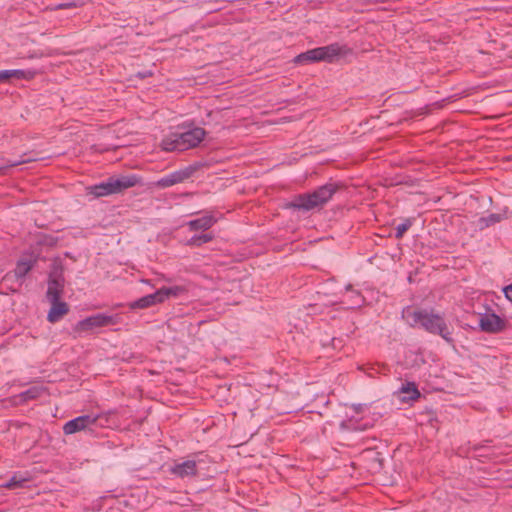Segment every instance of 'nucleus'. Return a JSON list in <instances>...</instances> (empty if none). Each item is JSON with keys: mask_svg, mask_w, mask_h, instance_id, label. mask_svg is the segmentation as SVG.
Masks as SVG:
<instances>
[{"mask_svg": "<svg viewBox=\"0 0 512 512\" xmlns=\"http://www.w3.org/2000/svg\"><path fill=\"white\" fill-rule=\"evenodd\" d=\"M403 317L411 327H421L429 333L438 334L449 340L450 332L444 318L433 310L407 307L403 310Z\"/></svg>", "mask_w": 512, "mask_h": 512, "instance_id": "1", "label": "nucleus"}, {"mask_svg": "<svg viewBox=\"0 0 512 512\" xmlns=\"http://www.w3.org/2000/svg\"><path fill=\"white\" fill-rule=\"evenodd\" d=\"M338 188L339 186L335 183H327L310 193L294 196L292 200L286 204V208L300 211L321 209L332 199Z\"/></svg>", "mask_w": 512, "mask_h": 512, "instance_id": "2", "label": "nucleus"}, {"mask_svg": "<svg viewBox=\"0 0 512 512\" xmlns=\"http://www.w3.org/2000/svg\"><path fill=\"white\" fill-rule=\"evenodd\" d=\"M206 131L201 127H195L183 133H171L161 141L164 151H185L197 147L205 138Z\"/></svg>", "mask_w": 512, "mask_h": 512, "instance_id": "3", "label": "nucleus"}, {"mask_svg": "<svg viewBox=\"0 0 512 512\" xmlns=\"http://www.w3.org/2000/svg\"><path fill=\"white\" fill-rule=\"evenodd\" d=\"M141 182L136 175L110 177L107 181L90 187V193L95 197H103L120 193L128 188L134 187Z\"/></svg>", "mask_w": 512, "mask_h": 512, "instance_id": "4", "label": "nucleus"}, {"mask_svg": "<svg viewBox=\"0 0 512 512\" xmlns=\"http://www.w3.org/2000/svg\"><path fill=\"white\" fill-rule=\"evenodd\" d=\"M341 53L342 49L339 44L334 43L301 53L293 59V62L295 64H309L319 61L332 62Z\"/></svg>", "mask_w": 512, "mask_h": 512, "instance_id": "5", "label": "nucleus"}, {"mask_svg": "<svg viewBox=\"0 0 512 512\" xmlns=\"http://www.w3.org/2000/svg\"><path fill=\"white\" fill-rule=\"evenodd\" d=\"M118 323V317L105 314H95L79 321L73 331L80 336L83 332L91 331L95 328L115 325Z\"/></svg>", "mask_w": 512, "mask_h": 512, "instance_id": "6", "label": "nucleus"}, {"mask_svg": "<svg viewBox=\"0 0 512 512\" xmlns=\"http://www.w3.org/2000/svg\"><path fill=\"white\" fill-rule=\"evenodd\" d=\"M98 420V416L82 415L66 422L63 426L65 435H71L83 431L94 425Z\"/></svg>", "mask_w": 512, "mask_h": 512, "instance_id": "7", "label": "nucleus"}, {"mask_svg": "<svg viewBox=\"0 0 512 512\" xmlns=\"http://www.w3.org/2000/svg\"><path fill=\"white\" fill-rule=\"evenodd\" d=\"M479 326L487 333H499L505 330L506 321L495 313H485L479 319Z\"/></svg>", "mask_w": 512, "mask_h": 512, "instance_id": "8", "label": "nucleus"}, {"mask_svg": "<svg viewBox=\"0 0 512 512\" xmlns=\"http://www.w3.org/2000/svg\"><path fill=\"white\" fill-rule=\"evenodd\" d=\"M195 169L193 167H186L184 169L174 171L156 182V185L160 188L171 187L175 184H179L189 179L194 173Z\"/></svg>", "mask_w": 512, "mask_h": 512, "instance_id": "9", "label": "nucleus"}, {"mask_svg": "<svg viewBox=\"0 0 512 512\" xmlns=\"http://www.w3.org/2000/svg\"><path fill=\"white\" fill-rule=\"evenodd\" d=\"M36 260L32 258H21L17 261L16 267L13 270V274L7 273L3 281H8L12 276H14L17 280H23L25 276L32 270L35 266Z\"/></svg>", "mask_w": 512, "mask_h": 512, "instance_id": "10", "label": "nucleus"}, {"mask_svg": "<svg viewBox=\"0 0 512 512\" xmlns=\"http://www.w3.org/2000/svg\"><path fill=\"white\" fill-rule=\"evenodd\" d=\"M171 473L180 477H192L197 475V462L195 460H186L181 463L175 464L171 469Z\"/></svg>", "mask_w": 512, "mask_h": 512, "instance_id": "11", "label": "nucleus"}, {"mask_svg": "<svg viewBox=\"0 0 512 512\" xmlns=\"http://www.w3.org/2000/svg\"><path fill=\"white\" fill-rule=\"evenodd\" d=\"M64 292V279L61 277H54L48 280V287L46 291V298L48 302L60 300Z\"/></svg>", "mask_w": 512, "mask_h": 512, "instance_id": "12", "label": "nucleus"}, {"mask_svg": "<svg viewBox=\"0 0 512 512\" xmlns=\"http://www.w3.org/2000/svg\"><path fill=\"white\" fill-rule=\"evenodd\" d=\"M49 303L51 304V308L47 314L48 322L56 323L69 313V305L61 301V299Z\"/></svg>", "mask_w": 512, "mask_h": 512, "instance_id": "13", "label": "nucleus"}, {"mask_svg": "<svg viewBox=\"0 0 512 512\" xmlns=\"http://www.w3.org/2000/svg\"><path fill=\"white\" fill-rule=\"evenodd\" d=\"M216 222L217 219L213 215L207 214L203 217L188 221L186 225L190 231H206L210 229Z\"/></svg>", "mask_w": 512, "mask_h": 512, "instance_id": "14", "label": "nucleus"}, {"mask_svg": "<svg viewBox=\"0 0 512 512\" xmlns=\"http://www.w3.org/2000/svg\"><path fill=\"white\" fill-rule=\"evenodd\" d=\"M162 303L158 290L152 294L143 296L129 304L130 309H145Z\"/></svg>", "mask_w": 512, "mask_h": 512, "instance_id": "15", "label": "nucleus"}, {"mask_svg": "<svg viewBox=\"0 0 512 512\" xmlns=\"http://www.w3.org/2000/svg\"><path fill=\"white\" fill-rule=\"evenodd\" d=\"M186 288L183 286H173V287H162L158 290L162 303L170 298V297H177L186 292Z\"/></svg>", "mask_w": 512, "mask_h": 512, "instance_id": "16", "label": "nucleus"}, {"mask_svg": "<svg viewBox=\"0 0 512 512\" xmlns=\"http://www.w3.org/2000/svg\"><path fill=\"white\" fill-rule=\"evenodd\" d=\"M400 393L405 394L403 401L405 400H416L421 394L414 382H407L400 388Z\"/></svg>", "mask_w": 512, "mask_h": 512, "instance_id": "17", "label": "nucleus"}, {"mask_svg": "<svg viewBox=\"0 0 512 512\" xmlns=\"http://www.w3.org/2000/svg\"><path fill=\"white\" fill-rule=\"evenodd\" d=\"M46 392V389L42 386H32L26 391L19 394V398L22 402L37 399Z\"/></svg>", "mask_w": 512, "mask_h": 512, "instance_id": "18", "label": "nucleus"}, {"mask_svg": "<svg viewBox=\"0 0 512 512\" xmlns=\"http://www.w3.org/2000/svg\"><path fill=\"white\" fill-rule=\"evenodd\" d=\"M214 236L211 233H205L201 235H194L192 238H190L186 245L189 246H201L204 243L211 242L213 240Z\"/></svg>", "mask_w": 512, "mask_h": 512, "instance_id": "19", "label": "nucleus"}, {"mask_svg": "<svg viewBox=\"0 0 512 512\" xmlns=\"http://www.w3.org/2000/svg\"><path fill=\"white\" fill-rule=\"evenodd\" d=\"M9 74L10 78L32 80L35 77L36 72L33 70L15 69L9 70Z\"/></svg>", "mask_w": 512, "mask_h": 512, "instance_id": "20", "label": "nucleus"}, {"mask_svg": "<svg viewBox=\"0 0 512 512\" xmlns=\"http://www.w3.org/2000/svg\"><path fill=\"white\" fill-rule=\"evenodd\" d=\"M413 224V220L408 218V219H405L402 223H400L399 225H397L396 227V232H395V237L397 239H401L404 234L407 232V230L412 226Z\"/></svg>", "mask_w": 512, "mask_h": 512, "instance_id": "21", "label": "nucleus"}, {"mask_svg": "<svg viewBox=\"0 0 512 512\" xmlns=\"http://www.w3.org/2000/svg\"><path fill=\"white\" fill-rule=\"evenodd\" d=\"M25 481H26L25 479L18 478L17 476H13L9 481L2 484V487L6 488V489H16V488L22 487L23 482H25Z\"/></svg>", "mask_w": 512, "mask_h": 512, "instance_id": "22", "label": "nucleus"}, {"mask_svg": "<svg viewBox=\"0 0 512 512\" xmlns=\"http://www.w3.org/2000/svg\"><path fill=\"white\" fill-rule=\"evenodd\" d=\"M33 160L34 159H32V158H25L24 156H22V159L17 160V161L7 160L5 162V164L0 165V172L3 171L6 168L15 167V166H18V165H21L23 163H27V162H30V161H33Z\"/></svg>", "mask_w": 512, "mask_h": 512, "instance_id": "23", "label": "nucleus"}, {"mask_svg": "<svg viewBox=\"0 0 512 512\" xmlns=\"http://www.w3.org/2000/svg\"><path fill=\"white\" fill-rule=\"evenodd\" d=\"M78 7V4L76 2H67V3H60L58 5H55L53 7H50V10H60V9H71Z\"/></svg>", "mask_w": 512, "mask_h": 512, "instance_id": "24", "label": "nucleus"}, {"mask_svg": "<svg viewBox=\"0 0 512 512\" xmlns=\"http://www.w3.org/2000/svg\"><path fill=\"white\" fill-rule=\"evenodd\" d=\"M505 297L512 302V283L508 286H506L504 289Z\"/></svg>", "mask_w": 512, "mask_h": 512, "instance_id": "25", "label": "nucleus"}, {"mask_svg": "<svg viewBox=\"0 0 512 512\" xmlns=\"http://www.w3.org/2000/svg\"><path fill=\"white\" fill-rule=\"evenodd\" d=\"M10 79L9 70L0 71V82H5Z\"/></svg>", "mask_w": 512, "mask_h": 512, "instance_id": "26", "label": "nucleus"}]
</instances>
